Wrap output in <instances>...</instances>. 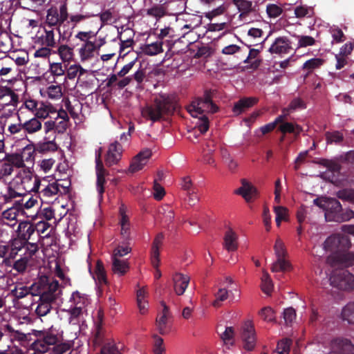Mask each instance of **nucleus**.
Instances as JSON below:
<instances>
[{
    "label": "nucleus",
    "mask_w": 354,
    "mask_h": 354,
    "mask_svg": "<svg viewBox=\"0 0 354 354\" xmlns=\"http://www.w3.org/2000/svg\"><path fill=\"white\" fill-rule=\"evenodd\" d=\"M324 249L330 251L326 263L333 268H346L354 266V252H346L351 246L349 239L342 234H333L324 243Z\"/></svg>",
    "instance_id": "f257e3e1"
},
{
    "label": "nucleus",
    "mask_w": 354,
    "mask_h": 354,
    "mask_svg": "<svg viewBox=\"0 0 354 354\" xmlns=\"http://www.w3.org/2000/svg\"><path fill=\"white\" fill-rule=\"evenodd\" d=\"M177 108L178 99L176 95L159 93L154 97L151 104L142 109V115L145 118L156 122L174 114Z\"/></svg>",
    "instance_id": "f03ea898"
},
{
    "label": "nucleus",
    "mask_w": 354,
    "mask_h": 354,
    "mask_svg": "<svg viewBox=\"0 0 354 354\" xmlns=\"http://www.w3.org/2000/svg\"><path fill=\"white\" fill-rule=\"evenodd\" d=\"M69 13L66 3H61L59 6H51L46 10L45 24L55 27L59 33V39L68 41L73 32L74 26L68 21Z\"/></svg>",
    "instance_id": "7ed1b4c3"
},
{
    "label": "nucleus",
    "mask_w": 354,
    "mask_h": 354,
    "mask_svg": "<svg viewBox=\"0 0 354 354\" xmlns=\"http://www.w3.org/2000/svg\"><path fill=\"white\" fill-rule=\"evenodd\" d=\"M12 178L13 183L17 185V189L26 193H36L41 188V180L37 176H35L29 168H21Z\"/></svg>",
    "instance_id": "20e7f679"
},
{
    "label": "nucleus",
    "mask_w": 354,
    "mask_h": 354,
    "mask_svg": "<svg viewBox=\"0 0 354 354\" xmlns=\"http://www.w3.org/2000/svg\"><path fill=\"white\" fill-rule=\"evenodd\" d=\"M25 164L18 153H6L0 163V181L6 183V178L14 172V168H24Z\"/></svg>",
    "instance_id": "39448f33"
},
{
    "label": "nucleus",
    "mask_w": 354,
    "mask_h": 354,
    "mask_svg": "<svg viewBox=\"0 0 354 354\" xmlns=\"http://www.w3.org/2000/svg\"><path fill=\"white\" fill-rule=\"evenodd\" d=\"M313 203L322 209L325 212V218L327 221L336 222L335 217L339 216L340 212L342 211V205L339 201L334 198L321 197L314 199Z\"/></svg>",
    "instance_id": "423d86ee"
},
{
    "label": "nucleus",
    "mask_w": 354,
    "mask_h": 354,
    "mask_svg": "<svg viewBox=\"0 0 354 354\" xmlns=\"http://www.w3.org/2000/svg\"><path fill=\"white\" fill-rule=\"evenodd\" d=\"M35 285L39 297L45 295L51 298L52 301H55L60 293L59 282L52 277L41 276Z\"/></svg>",
    "instance_id": "0eeeda50"
},
{
    "label": "nucleus",
    "mask_w": 354,
    "mask_h": 354,
    "mask_svg": "<svg viewBox=\"0 0 354 354\" xmlns=\"http://www.w3.org/2000/svg\"><path fill=\"white\" fill-rule=\"evenodd\" d=\"M333 272L330 277V285L339 290H352L354 289V275L344 268Z\"/></svg>",
    "instance_id": "6e6552de"
},
{
    "label": "nucleus",
    "mask_w": 354,
    "mask_h": 354,
    "mask_svg": "<svg viewBox=\"0 0 354 354\" xmlns=\"http://www.w3.org/2000/svg\"><path fill=\"white\" fill-rule=\"evenodd\" d=\"M274 254L277 260L272 263L271 271L272 272H286L290 270V263L286 259L287 251L282 240L277 239L274 245Z\"/></svg>",
    "instance_id": "1a4fd4ad"
},
{
    "label": "nucleus",
    "mask_w": 354,
    "mask_h": 354,
    "mask_svg": "<svg viewBox=\"0 0 354 354\" xmlns=\"http://www.w3.org/2000/svg\"><path fill=\"white\" fill-rule=\"evenodd\" d=\"M214 91L205 90L203 97H198L192 104L193 111L197 113L203 114L206 111L211 113H216L218 110V106L212 101ZM192 111V109L189 110Z\"/></svg>",
    "instance_id": "9d476101"
},
{
    "label": "nucleus",
    "mask_w": 354,
    "mask_h": 354,
    "mask_svg": "<svg viewBox=\"0 0 354 354\" xmlns=\"http://www.w3.org/2000/svg\"><path fill=\"white\" fill-rule=\"evenodd\" d=\"M17 234L25 241L24 243H27L28 241H39L37 227L30 221L20 222L17 227Z\"/></svg>",
    "instance_id": "9b49d317"
},
{
    "label": "nucleus",
    "mask_w": 354,
    "mask_h": 354,
    "mask_svg": "<svg viewBox=\"0 0 354 354\" xmlns=\"http://www.w3.org/2000/svg\"><path fill=\"white\" fill-rule=\"evenodd\" d=\"M241 339L243 347L247 351H252L256 345V333L253 323L248 320L242 327Z\"/></svg>",
    "instance_id": "f8f14e48"
},
{
    "label": "nucleus",
    "mask_w": 354,
    "mask_h": 354,
    "mask_svg": "<svg viewBox=\"0 0 354 354\" xmlns=\"http://www.w3.org/2000/svg\"><path fill=\"white\" fill-rule=\"evenodd\" d=\"M122 156V147L118 142L110 144L105 157V163L108 167L118 164Z\"/></svg>",
    "instance_id": "ddd939ff"
},
{
    "label": "nucleus",
    "mask_w": 354,
    "mask_h": 354,
    "mask_svg": "<svg viewBox=\"0 0 354 354\" xmlns=\"http://www.w3.org/2000/svg\"><path fill=\"white\" fill-rule=\"evenodd\" d=\"M4 332L7 333L11 342L17 341L21 346H26L30 344V334L15 330L10 324H4Z\"/></svg>",
    "instance_id": "4468645a"
},
{
    "label": "nucleus",
    "mask_w": 354,
    "mask_h": 354,
    "mask_svg": "<svg viewBox=\"0 0 354 354\" xmlns=\"http://www.w3.org/2000/svg\"><path fill=\"white\" fill-rule=\"evenodd\" d=\"M151 154V151L149 149H145L138 153L131 162L129 168V172L135 173L142 169Z\"/></svg>",
    "instance_id": "2eb2a0df"
},
{
    "label": "nucleus",
    "mask_w": 354,
    "mask_h": 354,
    "mask_svg": "<svg viewBox=\"0 0 354 354\" xmlns=\"http://www.w3.org/2000/svg\"><path fill=\"white\" fill-rule=\"evenodd\" d=\"M44 32L38 37L39 41L43 46L48 48H55L57 46V41L55 39V27H49L44 24Z\"/></svg>",
    "instance_id": "dca6fc26"
},
{
    "label": "nucleus",
    "mask_w": 354,
    "mask_h": 354,
    "mask_svg": "<svg viewBox=\"0 0 354 354\" xmlns=\"http://www.w3.org/2000/svg\"><path fill=\"white\" fill-rule=\"evenodd\" d=\"M47 180L46 178H44L41 181V187H43L42 189H39L38 192H36L38 194L39 197L44 202L48 198L52 197L59 192V186L60 185L57 183V182H54L53 183H48L47 185H44L43 183H46Z\"/></svg>",
    "instance_id": "f3484780"
},
{
    "label": "nucleus",
    "mask_w": 354,
    "mask_h": 354,
    "mask_svg": "<svg viewBox=\"0 0 354 354\" xmlns=\"http://www.w3.org/2000/svg\"><path fill=\"white\" fill-rule=\"evenodd\" d=\"M291 49V42L289 39L286 37H279L276 38L268 50L272 54H281L288 53Z\"/></svg>",
    "instance_id": "a211bd4d"
},
{
    "label": "nucleus",
    "mask_w": 354,
    "mask_h": 354,
    "mask_svg": "<svg viewBox=\"0 0 354 354\" xmlns=\"http://www.w3.org/2000/svg\"><path fill=\"white\" fill-rule=\"evenodd\" d=\"M165 236L163 233H158L154 238L151 250V262L153 268H157L160 264V248L163 243Z\"/></svg>",
    "instance_id": "6ab92c4d"
},
{
    "label": "nucleus",
    "mask_w": 354,
    "mask_h": 354,
    "mask_svg": "<svg viewBox=\"0 0 354 354\" xmlns=\"http://www.w3.org/2000/svg\"><path fill=\"white\" fill-rule=\"evenodd\" d=\"M190 281L188 275L176 272L173 275L174 289L176 295H182L187 289Z\"/></svg>",
    "instance_id": "aec40b11"
},
{
    "label": "nucleus",
    "mask_w": 354,
    "mask_h": 354,
    "mask_svg": "<svg viewBox=\"0 0 354 354\" xmlns=\"http://www.w3.org/2000/svg\"><path fill=\"white\" fill-rule=\"evenodd\" d=\"M259 102L255 97H243L234 103L232 111L234 115H239L244 113L249 108L253 106Z\"/></svg>",
    "instance_id": "412c9836"
},
{
    "label": "nucleus",
    "mask_w": 354,
    "mask_h": 354,
    "mask_svg": "<svg viewBox=\"0 0 354 354\" xmlns=\"http://www.w3.org/2000/svg\"><path fill=\"white\" fill-rule=\"evenodd\" d=\"M241 183L242 186L236 191V193L241 195L248 203H250L257 196V189L245 179H243Z\"/></svg>",
    "instance_id": "4be33fe9"
},
{
    "label": "nucleus",
    "mask_w": 354,
    "mask_h": 354,
    "mask_svg": "<svg viewBox=\"0 0 354 354\" xmlns=\"http://www.w3.org/2000/svg\"><path fill=\"white\" fill-rule=\"evenodd\" d=\"M35 227H37V232H38V240L41 243V245L50 246L53 245V240L51 242L45 243V240L50 238V233L53 229L51 228L50 232L46 233V231L50 228L51 225L46 221H39Z\"/></svg>",
    "instance_id": "5701e85b"
},
{
    "label": "nucleus",
    "mask_w": 354,
    "mask_h": 354,
    "mask_svg": "<svg viewBox=\"0 0 354 354\" xmlns=\"http://www.w3.org/2000/svg\"><path fill=\"white\" fill-rule=\"evenodd\" d=\"M278 130L283 135H286V133H290L292 134L295 138H297L303 131V128L301 125L295 122H288L279 125ZM283 140L284 136L281 138V141H283Z\"/></svg>",
    "instance_id": "b1692460"
},
{
    "label": "nucleus",
    "mask_w": 354,
    "mask_h": 354,
    "mask_svg": "<svg viewBox=\"0 0 354 354\" xmlns=\"http://www.w3.org/2000/svg\"><path fill=\"white\" fill-rule=\"evenodd\" d=\"M52 299L48 296H40L38 305L35 309V313L39 317H44L50 313L52 308Z\"/></svg>",
    "instance_id": "393cba45"
},
{
    "label": "nucleus",
    "mask_w": 354,
    "mask_h": 354,
    "mask_svg": "<svg viewBox=\"0 0 354 354\" xmlns=\"http://www.w3.org/2000/svg\"><path fill=\"white\" fill-rule=\"evenodd\" d=\"M320 163L325 166L328 171L331 173L328 177V180L332 183L337 181V176L342 169L341 165L336 162L328 160H322Z\"/></svg>",
    "instance_id": "a878e982"
},
{
    "label": "nucleus",
    "mask_w": 354,
    "mask_h": 354,
    "mask_svg": "<svg viewBox=\"0 0 354 354\" xmlns=\"http://www.w3.org/2000/svg\"><path fill=\"white\" fill-rule=\"evenodd\" d=\"M95 169H96V176H97V180H96L97 191L98 192L100 199L102 200L103 194L104 193V191H105L104 185L106 183L105 176L107 174V171L104 169V167H95Z\"/></svg>",
    "instance_id": "bb28decb"
},
{
    "label": "nucleus",
    "mask_w": 354,
    "mask_h": 354,
    "mask_svg": "<svg viewBox=\"0 0 354 354\" xmlns=\"http://www.w3.org/2000/svg\"><path fill=\"white\" fill-rule=\"evenodd\" d=\"M238 236L232 229L229 228L224 236V247L227 251H235L238 248Z\"/></svg>",
    "instance_id": "cd10ccee"
},
{
    "label": "nucleus",
    "mask_w": 354,
    "mask_h": 354,
    "mask_svg": "<svg viewBox=\"0 0 354 354\" xmlns=\"http://www.w3.org/2000/svg\"><path fill=\"white\" fill-rule=\"evenodd\" d=\"M146 13L147 16L153 17L156 20H159L167 15V3L154 4L146 10Z\"/></svg>",
    "instance_id": "c85d7f7f"
},
{
    "label": "nucleus",
    "mask_w": 354,
    "mask_h": 354,
    "mask_svg": "<svg viewBox=\"0 0 354 354\" xmlns=\"http://www.w3.org/2000/svg\"><path fill=\"white\" fill-rule=\"evenodd\" d=\"M161 306L163 307L162 315L158 319H156V323L159 333L162 335H165L169 330L167 322L169 315V308L164 301L161 302Z\"/></svg>",
    "instance_id": "c756f323"
},
{
    "label": "nucleus",
    "mask_w": 354,
    "mask_h": 354,
    "mask_svg": "<svg viewBox=\"0 0 354 354\" xmlns=\"http://www.w3.org/2000/svg\"><path fill=\"white\" fill-rule=\"evenodd\" d=\"M129 270V266L127 261L120 260V258L112 257V270L113 272L122 276Z\"/></svg>",
    "instance_id": "7c9ffc66"
},
{
    "label": "nucleus",
    "mask_w": 354,
    "mask_h": 354,
    "mask_svg": "<svg viewBox=\"0 0 354 354\" xmlns=\"http://www.w3.org/2000/svg\"><path fill=\"white\" fill-rule=\"evenodd\" d=\"M104 314L102 309H99L97 313V319L95 321L96 332L93 338V342L96 345H100L102 342V329L104 322Z\"/></svg>",
    "instance_id": "2f4dec72"
},
{
    "label": "nucleus",
    "mask_w": 354,
    "mask_h": 354,
    "mask_svg": "<svg viewBox=\"0 0 354 354\" xmlns=\"http://www.w3.org/2000/svg\"><path fill=\"white\" fill-rule=\"evenodd\" d=\"M17 185L13 183V179L8 183L7 192L3 195V198L5 202L8 203L13 198L19 196H24V192L17 189Z\"/></svg>",
    "instance_id": "473e14b6"
},
{
    "label": "nucleus",
    "mask_w": 354,
    "mask_h": 354,
    "mask_svg": "<svg viewBox=\"0 0 354 354\" xmlns=\"http://www.w3.org/2000/svg\"><path fill=\"white\" fill-rule=\"evenodd\" d=\"M56 113V110L50 104H46L40 102L36 110L35 118L39 119H46L48 117L52 118L51 114Z\"/></svg>",
    "instance_id": "72a5a7b5"
},
{
    "label": "nucleus",
    "mask_w": 354,
    "mask_h": 354,
    "mask_svg": "<svg viewBox=\"0 0 354 354\" xmlns=\"http://www.w3.org/2000/svg\"><path fill=\"white\" fill-rule=\"evenodd\" d=\"M97 50V46L91 41H86L83 46L80 49V57L82 60L88 59L94 56V53Z\"/></svg>",
    "instance_id": "f704fd0d"
},
{
    "label": "nucleus",
    "mask_w": 354,
    "mask_h": 354,
    "mask_svg": "<svg viewBox=\"0 0 354 354\" xmlns=\"http://www.w3.org/2000/svg\"><path fill=\"white\" fill-rule=\"evenodd\" d=\"M341 317L343 321H346L350 324H354V301L349 302L343 307Z\"/></svg>",
    "instance_id": "c9c22d12"
},
{
    "label": "nucleus",
    "mask_w": 354,
    "mask_h": 354,
    "mask_svg": "<svg viewBox=\"0 0 354 354\" xmlns=\"http://www.w3.org/2000/svg\"><path fill=\"white\" fill-rule=\"evenodd\" d=\"M6 97L8 102L6 104H16L19 100V96L10 88L0 87V100Z\"/></svg>",
    "instance_id": "e433bc0d"
},
{
    "label": "nucleus",
    "mask_w": 354,
    "mask_h": 354,
    "mask_svg": "<svg viewBox=\"0 0 354 354\" xmlns=\"http://www.w3.org/2000/svg\"><path fill=\"white\" fill-rule=\"evenodd\" d=\"M41 122L36 118H31L23 123L24 130L28 133H34L41 129Z\"/></svg>",
    "instance_id": "4c0bfd02"
},
{
    "label": "nucleus",
    "mask_w": 354,
    "mask_h": 354,
    "mask_svg": "<svg viewBox=\"0 0 354 354\" xmlns=\"http://www.w3.org/2000/svg\"><path fill=\"white\" fill-rule=\"evenodd\" d=\"M142 52L147 55L153 56L162 52V42L156 41L146 44L142 47Z\"/></svg>",
    "instance_id": "58836bf2"
},
{
    "label": "nucleus",
    "mask_w": 354,
    "mask_h": 354,
    "mask_svg": "<svg viewBox=\"0 0 354 354\" xmlns=\"http://www.w3.org/2000/svg\"><path fill=\"white\" fill-rule=\"evenodd\" d=\"M94 272L95 275V279H96L100 283H107L106 274L102 261L97 260Z\"/></svg>",
    "instance_id": "ea45409f"
},
{
    "label": "nucleus",
    "mask_w": 354,
    "mask_h": 354,
    "mask_svg": "<svg viewBox=\"0 0 354 354\" xmlns=\"http://www.w3.org/2000/svg\"><path fill=\"white\" fill-rule=\"evenodd\" d=\"M57 53L63 62H69L73 57V48L62 44L57 48Z\"/></svg>",
    "instance_id": "a19ab883"
},
{
    "label": "nucleus",
    "mask_w": 354,
    "mask_h": 354,
    "mask_svg": "<svg viewBox=\"0 0 354 354\" xmlns=\"http://www.w3.org/2000/svg\"><path fill=\"white\" fill-rule=\"evenodd\" d=\"M57 149V145L54 141L40 142L35 147V150L39 153L55 151Z\"/></svg>",
    "instance_id": "79ce46f5"
},
{
    "label": "nucleus",
    "mask_w": 354,
    "mask_h": 354,
    "mask_svg": "<svg viewBox=\"0 0 354 354\" xmlns=\"http://www.w3.org/2000/svg\"><path fill=\"white\" fill-rule=\"evenodd\" d=\"M233 3L237 6L238 10L244 15L252 11V3L248 0H232Z\"/></svg>",
    "instance_id": "37998d69"
},
{
    "label": "nucleus",
    "mask_w": 354,
    "mask_h": 354,
    "mask_svg": "<svg viewBox=\"0 0 354 354\" xmlns=\"http://www.w3.org/2000/svg\"><path fill=\"white\" fill-rule=\"evenodd\" d=\"M272 288L273 284L272 279L268 273L264 272L261 278V290L264 293L269 295L272 292Z\"/></svg>",
    "instance_id": "c03bdc74"
},
{
    "label": "nucleus",
    "mask_w": 354,
    "mask_h": 354,
    "mask_svg": "<svg viewBox=\"0 0 354 354\" xmlns=\"http://www.w3.org/2000/svg\"><path fill=\"white\" fill-rule=\"evenodd\" d=\"M118 39L120 41V55L124 56L130 52V50H128L127 52H124V50H125V49L131 47V46L133 44V39L132 38L123 39L121 33L119 35Z\"/></svg>",
    "instance_id": "a18cd8bd"
},
{
    "label": "nucleus",
    "mask_w": 354,
    "mask_h": 354,
    "mask_svg": "<svg viewBox=\"0 0 354 354\" xmlns=\"http://www.w3.org/2000/svg\"><path fill=\"white\" fill-rule=\"evenodd\" d=\"M325 136L328 144H339L344 139L343 134L338 131H335L333 132L327 131L325 133Z\"/></svg>",
    "instance_id": "49530a36"
},
{
    "label": "nucleus",
    "mask_w": 354,
    "mask_h": 354,
    "mask_svg": "<svg viewBox=\"0 0 354 354\" xmlns=\"http://www.w3.org/2000/svg\"><path fill=\"white\" fill-rule=\"evenodd\" d=\"M10 294L16 299H20L30 294V288L25 286H16Z\"/></svg>",
    "instance_id": "de8ad7c7"
},
{
    "label": "nucleus",
    "mask_w": 354,
    "mask_h": 354,
    "mask_svg": "<svg viewBox=\"0 0 354 354\" xmlns=\"http://www.w3.org/2000/svg\"><path fill=\"white\" fill-rule=\"evenodd\" d=\"M228 291L226 288H220L215 293V300L212 302V306L215 308L221 306V302L225 301L228 297Z\"/></svg>",
    "instance_id": "09e8293b"
},
{
    "label": "nucleus",
    "mask_w": 354,
    "mask_h": 354,
    "mask_svg": "<svg viewBox=\"0 0 354 354\" xmlns=\"http://www.w3.org/2000/svg\"><path fill=\"white\" fill-rule=\"evenodd\" d=\"M292 341L289 339H282L277 343V354H289Z\"/></svg>",
    "instance_id": "8fccbe9b"
},
{
    "label": "nucleus",
    "mask_w": 354,
    "mask_h": 354,
    "mask_svg": "<svg viewBox=\"0 0 354 354\" xmlns=\"http://www.w3.org/2000/svg\"><path fill=\"white\" fill-rule=\"evenodd\" d=\"M289 109L295 112L298 110L305 109L306 104L304 100L300 97L293 98L288 104Z\"/></svg>",
    "instance_id": "3c124183"
},
{
    "label": "nucleus",
    "mask_w": 354,
    "mask_h": 354,
    "mask_svg": "<svg viewBox=\"0 0 354 354\" xmlns=\"http://www.w3.org/2000/svg\"><path fill=\"white\" fill-rule=\"evenodd\" d=\"M262 319L266 322H275V313L270 307H264L260 311Z\"/></svg>",
    "instance_id": "603ef678"
},
{
    "label": "nucleus",
    "mask_w": 354,
    "mask_h": 354,
    "mask_svg": "<svg viewBox=\"0 0 354 354\" xmlns=\"http://www.w3.org/2000/svg\"><path fill=\"white\" fill-rule=\"evenodd\" d=\"M47 93L49 98L56 100L62 97V87L59 85H51L47 88Z\"/></svg>",
    "instance_id": "864d4df0"
},
{
    "label": "nucleus",
    "mask_w": 354,
    "mask_h": 354,
    "mask_svg": "<svg viewBox=\"0 0 354 354\" xmlns=\"http://www.w3.org/2000/svg\"><path fill=\"white\" fill-rule=\"evenodd\" d=\"M266 12L270 18H276L282 14L283 9L276 4L270 3L266 7Z\"/></svg>",
    "instance_id": "5fc2aeb1"
},
{
    "label": "nucleus",
    "mask_w": 354,
    "mask_h": 354,
    "mask_svg": "<svg viewBox=\"0 0 354 354\" xmlns=\"http://www.w3.org/2000/svg\"><path fill=\"white\" fill-rule=\"evenodd\" d=\"M324 64V59L321 58H312L307 60L303 65L304 69L312 71L322 66Z\"/></svg>",
    "instance_id": "6e6d98bb"
},
{
    "label": "nucleus",
    "mask_w": 354,
    "mask_h": 354,
    "mask_svg": "<svg viewBox=\"0 0 354 354\" xmlns=\"http://www.w3.org/2000/svg\"><path fill=\"white\" fill-rule=\"evenodd\" d=\"M283 317L286 325H290L296 318L295 310L292 308H287L283 310Z\"/></svg>",
    "instance_id": "4d7b16f0"
},
{
    "label": "nucleus",
    "mask_w": 354,
    "mask_h": 354,
    "mask_svg": "<svg viewBox=\"0 0 354 354\" xmlns=\"http://www.w3.org/2000/svg\"><path fill=\"white\" fill-rule=\"evenodd\" d=\"M66 69V66H62L61 63H53L50 66L51 73L55 77L63 76Z\"/></svg>",
    "instance_id": "13d9d810"
},
{
    "label": "nucleus",
    "mask_w": 354,
    "mask_h": 354,
    "mask_svg": "<svg viewBox=\"0 0 354 354\" xmlns=\"http://www.w3.org/2000/svg\"><path fill=\"white\" fill-rule=\"evenodd\" d=\"M354 217V212L352 209H346L345 212H340L339 216L333 217L332 219H335L337 223H342L349 221L351 218Z\"/></svg>",
    "instance_id": "bf43d9fd"
},
{
    "label": "nucleus",
    "mask_w": 354,
    "mask_h": 354,
    "mask_svg": "<svg viewBox=\"0 0 354 354\" xmlns=\"http://www.w3.org/2000/svg\"><path fill=\"white\" fill-rule=\"evenodd\" d=\"M68 313H70L69 322L73 324H76L77 323V318L82 313V306H75V307L68 310Z\"/></svg>",
    "instance_id": "052dcab7"
},
{
    "label": "nucleus",
    "mask_w": 354,
    "mask_h": 354,
    "mask_svg": "<svg viewBox=\"0 0 354 354\" xmlns=\"http://www.w3.org/2000/svg\"><path fill=\"white\" fill-rule=\"evenodd\" d=\"M78 73H80V75L84 73V69L80 65L71 66L67 70L66 77L73 80L77 76Z\"/></svg>",
    "instance_id": "680f3d73"
},
{
    "label": "nucleus",
    "mask_w": 354,
    "mask_h": 354,
    "mask_svg": "<svg viewBox=\"0 0 354 354\" xmlns=\"http://www.w3.org/2000/svg\"><path fill=\"white\" fill-rule=\"evenodd\" d=\"M297 37L299 39L298 47H299V48L313 46L315 43V39L311 36L304 35V36H297Z\"/></svg>",
    "instance_id": "e2e57ef3"
},
{
    "label": "nucleus",
    "mask_w": 354,
    "mask_h": 354,
    "mask_svg": "<svg viewBox=\"0 0 354 354\" xmlns=\"http://www.w3.org/2000/svg\"><path fill=\"white\" fill-rule=\"evenodd\" d=\"M18 156L21 158L23 164H25V161L32 162L35 158L34 151L28 147H25L21 153H18Z\"/></svg>",
    "instance_id": "0e129e2a"
},
{
    "label": "nucleus",
    "mask_w": 354,
    "mask_h": 354,
    "mask_svg": "<svg viewBox=\"0 0 354 354\" xmlns=\"http://www.w3.org/2000/svg\"><path fill=\"white\" fill-rule=\"evenodd\" d=\"M339 198L354 203V189H343L337 194Z\"/></svg>",
    "instance_id": "69168bd1"
},
{
    "label": "nucleus",
    "mask_w": 354,
    "mask_h": 354,
    "mask_svg": "<svg viewBox=\"0 0 354 354\" xmlns=\"http://www.w3.org/2000/svg\"><path fill=\"white\" fill-rule=\"evenodd\" d=\"M18 215H19V211L15 207H12L10 208H8V209L5 210L2 213L3 218L6 219V220H8V221H15V220H16L17 216H18Z\"/></svg>",
    "instance_id": "338daca9"
},
{
    "label": "nucleus",
    "mask_w": 354,
    "mask_h": 354,
    "mask_svg": "<svg viewBox=\"0 0 354 354\" xmlns=\"http://www.w3.org/2000/svg\"><path fill=\"white\" fill-rule=\"evenodd\" d=\"M100 354H120V353L115 344L107 343L102 347Z\"/></svg>",
    "instance_id": "774afa93"
}]
</instances>
